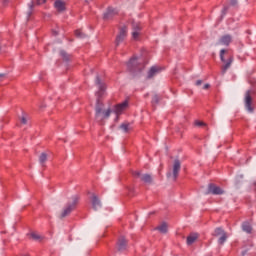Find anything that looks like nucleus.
I'll return each mask as SVG.
<instances>
[{
  "mask_svg": "<svg viewBox=\"0 0 256 256\" xmlns=\"http://www.w3.org/2000/svg\"><path fill=\"white\" fill-rule=\"evenodd\" d=\"M132 37H133V39H139V32L133 30Z\"/></svg>",
  "mask_w": 256,
  "mask_h": 256,
  "instance_id": "33",
  "label": "nucleus"
},
{
  "mask_svg": "<svg viewBox=\"0 0 256 256\" xmlns=\"http://www.w3.org/2000/svg\"><path fill=\"white\" fill-rule=\"evenodd\" d=\"M210 87H211V85L205 84V85L203 86V89H209Z\"/></svg>",
  "mask_w": 256,
  "mask_h": 256,
  "instance_id": "39",
  "label": "nucleus"
},
{
  "mask_svg": "<svg viewBox=\"0 0 256 256\" xmlns=\"http://www.w3.org/2000/svg\"><path fill=\"white\" fill-rule=\"evenodd\" d=\"M238 3V0H230L231 7H237Z\"/></svg>",
  "mask_w": 256,
  "mask_h": 256,
  "instance_id": "32",
  "label": "nucleus"
},
{
  "mask_svg": "<svg viewBox=\"0 0 256 256\" xmlns=\"http://www.w3.org/2000/svg\"><path fill=\"white\" fill-rule=\"evenodd\" d=\"M44 3H47V0H31V2L28 3L29 10L27 12V19H31L35 5H44Z\"/></svg>",
  "mask_w": 256,
  "mask_h": 256,
  "instance_id": "11",
  "label": "nucleus"
},
{
  "mask_svg": "<svg viewBox=\"0 0 256 256\" xmlns=\"http://www.w3.org/2000/svg\"><path fill=\"white\" fill-rule=\"evenodd\" d=\"M244 105L248 113H253V111H255V108H253V97H251V90H248L245 93Z\"/></svg>",
  "mask_w": 256,
  "mask_h": 256,
  "instance_id": "6",
  "label": "nucleus"
},
{
  "mask_svg": "<svg viewBox=\"0 0 256 256\" xmlns=\"http://www.w3.org/2000/svg\"><path fill=\"white\" fill-rule=\"evenodd\" d=\"M226 232L223 230L221 227L215 228L213 236L214 237H219L220 235H224Z\"/></svg>",
  "mask_w": 256,
  "mask_h": 256,
  "instance_id": "22",
  "label": "nucleus"
},
{
  "mask_svg": "<svg viewBox=\"0 0 256 256\" xmlns=\"http://www.w3.org/2000/svg\"><path fill=\"white\" fill-rule=\"evenodd\" d=\"M75 35H76V37H79L80 39H85V37H87V35H85L83 32H81V30H76Z\"/></svg>",
  "mask_w": 256,
  "mask_h": 256,
  "instance_id": "26",
  "label": "nucleus"
},
{
  "mask_svg": "<svg viewBox=\"0 0 256 256\" xmlns=\"http://www.w3.org/2000/svg\"><path fill=\"white\" fill-rule=\"evenodd\" d=\"M127 26H122L119 28V33L116 36L115 39V46L119 47L120 43H123V41H125V39L127 38Z\"/></svg>",
  "mask_w": 256,
  "mask_h": 256,
  "instance_id": "7",
  "label": "nucleus"
},
{
  "mask_svg": "<svg viewBox=\"0 0 256 256\" xmlns=\"http://www.w3.org/2000/svg\"><path fill=\"white\" fill-rule=\"evenodd\" d=\"M127 69L133 75H137V73H141V71H143V67L139 66V63L137 62V57H133L128 61Z\"/></svg>",
  "mask_w": 256,
  "mask_h": 256,
  "instance_id": "2",
  "label": "nucleus"
},
{
  "mask_svg": "<svg viewBox=\"0 0 256 256\" xmlns=\"http://www.w3.org/2000/svg\"><path fill=\"white\" fill-rule=\"evenodd\" d=\"M7 3H9V0H2V5H4V7L7 5Z\"/></svg>",
  "mask_w": 256,
  "mask_h": 256,
  "instance_id": "38",
  "label": "nucleus"
},
{
  "mask_svg": "<svg viewBox=\"0 0 256 256\" xmlns=\"http://www.w3.org/2000/svg\"><path fill=\"white\" fill-rule=\"evenodd\" d=\"M249 252V250L248 249H244V250H242V252H241V256H245V255H247V253Z\"/></svg>",
  "mask_w": 256,
  "mask_h": 256,
  "instance_id": "35",
  "label": "nucleus"
},
{
  "mask_svg": "<svg viewBox=\"0 0 256 256\" xmlns=\"http://www.w3.org/2000/svg\"><path fill=\"white\" fill-rule=\"evenodd\" d=\"M132 175L133 177L140 178L143 183H153V177L151 176V174H141V171H134Z\"/></svg>",
  "mask_w": 256,
  "mask_h": 256,
  "instance_id": "10",
  "label": "nucleus"
},
{
  "mask_svg": "<svg viewBox=\"0 0 256 256\" xmlns=\"http://www.w3.org/2000/svg\"><path fill=\"white\" fill-rule=\"evenodd\" d=\"M225 241H227V233H224L220 236V238L218 239V243L219 245H224Z\"/></svg>",
  "mask_w": 256,
  "mask_h": 256,
  "instance_id": "24",
  "label": "nucleus"
},
{
  "mask_svg": "<svg viewBox=\"0 0 256 256\" xmlns=\"http://www.w3.org/2000/svg\"><path fill=\"white\" fill-rule=\"evenodd\" d=\"M242 231H244V233H247L248 235H251L253 233V227L251 226V223H249L248 221L243 222Z\"/></svg>",
  "mask_w": 256,
  "mask_h": 256,
  "instance_id": "17",
  "label": "nucleus"
},
{
  "mask_svg": "<svg viewBox=\"0 0 256 256\" xmlns=\"http://www.w3.org/2000/svg\"><path fill=\"white\" fill-rule=\"evenodd\" d=\"M115 15H119V10H117V8H113L112 6H109L103 14V20L111 21V19H113Z\"/></svg>",
  "mask_w": 256,
  "mask_h": 256,
  "instance_id": "8",
  "label": "nucleus"
},
{
  "mask_svg": "<svg viewBox=\"0 0 256 256\" xmlns=\"http://www.w3.org/2000/svg\"><path fill=\"white\" fill-rule=\"evenodd\" d=\"M120 129H123L124 133H128L129 132V124H127V123L121 124Z\"/></svg>",
  "mask_w": 256,
  "mask_h": 256,
  "instance_id": "28",
  "label": "nucleus"
},
{
  "mask_svg": "<svg viewBox=\"0 0 256 256\" xmlns=\"http://www.w3.org/2000/svg\"><path fill=\"white\" fill-rule=\"evenodd\" d=\"M179 171H181V161L179 159H175L172 170L174 181H177V177H179Z\"/></svg>",
  "mask_w": 256,
  "mask_h": 256,
  "instance_id": "12",
  "label": "nucleus"
},
{
  "mask_svg": "<svg viewBox=\"0 0 256 256\" xmlns=\"http://www.w3.org/2000/svg\"><path fill=\"white\" fill-rule=\"evenodd\" d=\"M167 177H171V172H168V173H167Z\"/></svg>",
  "mask_w": 256,
  "mask_h": 256,
  "instance_id": "41",
  "label": "nucleus"
},
{
  "mask_svg": "<svg viewBox=\"0 0 256 256\" xmlns=\"http://www.w3.org/2000/svg\"><path fill=\"white\" fill-rule=\"evenodd\" d=\"M161 69H159L157 66H152L150 70L147 73V79H153L157 73H159Z\"/></svg>",
  "mask_w": 256,
  "mask_h": 256,
  "instance_id": "18",
  "label": "nucleus"
},
{
  "mask_svg": "<svg viewBox=\"0 0 256 256\" xmlns=\"http://www.w3.org/2000/svg\"><path fill=\"white\" fill-rule=\"evenodd\" d=\"M7 74L5 73H0V77H5Z\"/></svg>",
  "mask_w": 256,
  "mask_h": 256,
  "instance_id": "40",
  "label": "nucleus"
},
{
  "mask_svg": "<svg viewBox=\"0 0 256 256\" xmlns=\"http://www.w3.org/2000/svg\"><path fill=\"white\" fill-rule=\"evenodd\" d=\"M227 11H229V6H224L223 9H222V14H221V17H224L227 15Z\"/></svg>",
  "mask_w": 256,
  "mask_h": 256,
  "instance_id": "30",
  "label": "nucleus"
},
{
  "mask_svg": "<svg viewBox=\"0 0 256 256\" xmlns=\"http://www.w3.org/2000/svg\"><path fill=\"white\" fill-rule=\"evenodd\" d=\"M60 56L62 57L63 61L69 63V59H71V56L65 50H60Z\"/></svg>",
  "mask_w": 256,
  "mask_h": 256,
  "instance_id": "20",
  "label": "nucleus"
},
{
  "mask_svg": "<svg viewBox=\"0 0 256 256\" xmlns=\"http://www.w3.org/2000/svg\"><path fill=\"white\" fill-rule=\"evenodd\" d=\"M52 35H54V37H57V35H59V32H57L56 30H52Z\"/></svg>",
  "mask_w": 256,
  "mask_h": 256,
  "instance_id": "37",
  "label": "nucleus"
},
{
  "mask_svg": "<svg viewBox=\"0 0 256 256\" xmlns=\"http://www.w3.org/2000/svg\"><path fill=\"white\" fill-rule=\"evenodd\" d=\"M92 207L94 211H98L99 209H101L102 204L98 195H95V194L92 195Z\"/></svg>",
  "mask_w": 256,
  "mask_h": 256,
  "instance_id": "13",
  "label": "nucleus"
},
{
  "mask_svg": "<svg viewBox=\"0 0 256 256\" xmlns=\"http://www.w3.org/2000/svg\"><path fill=\"white\" fill-rule=\"evenodd\" d=\"M95 85H97L98 87V91L96 92L98 98L95 106V117L96 119H99L102 113L101 121H103V119H109V117H111V113H113V110L111 108H108L107 110L103 111V103H101L100 99L101 97H103V93H105V83L101 81L99 75L96 76Z\"/></svg>",
  "mask_w": 256,
  "mask_h": 256,
  "instance_id": "1",
  "label": "nucleus"
},
{
  "mask_svg": "<svg viewBox=\"0 0 256 256\" xmlns=\"http://www.w3.org/2000/svg\"><path fill=\"white\" fill-rule=\"evenodd\" d=\"M199 238V234L197 233H191L188 237H187V245H193L195 243V241H197V239Z\"/></svg>",
  "mask_w": 256,
  "mask_h": 256,
  "instance_id": "19",
  "label": "nucleus"
},
{
  "mask_svg": "<svg viewBox=\"0 0 256 256\" xmlns=\"http://www.w3.org/2000/svg\"><path fill=\"white\" fill-rule=\"evenodd\" d=\"M202 84H203V80H197L195 83V85H197V87H199Z\"/></svg>",
  "mask_w": 256,
  "mask_h": 256,
  "instance_id": "36",
  "label": "nucleus"
},
{
  "mask_svg": "<svg viewBox=\"0 0 256 256\" xmlns=\"http://www.w3.org/2000/svg\"><path fill=\"white\" fill-rule=\"evenodd\" d=\"M231 41H233V38L231 37V35L226 34L220 38L219 43L221 45H226V47H229V45L231 44Z\"/></svg>",
  "mask_w": 256,
  "mask_h": 256,
  "instance_id": "16",
  "label": "nucleus"
},
{
  "mask_svg": "<svg viewBox=\"0 0 256 256\" xmlns=\"http://www.w3.org/2000/svg\"><path fill=\"white\" fill-rule=\"evenodd\" d=\"M127 107H129V101L125 100L119 104H116L114 106V109L112 110L113 113L116 115V121L119 119V115H123V111L127 110Z\"/></svg>",
  "mask_w": 256,
  "mask_h": 256,
  "instance_id": "5",
  "label": "nucleus"
},
{
  "mask_svg": "<svg viewBox=\"0 0 256 256\" xmlns=\"http://www.w3.org/2000/svg\"><path fill=\"white\" fill-rule=\"evenodd\" d=\"M46 161H47V153L43 152V153H41L40 156H39V163H40V165H42V167H43V165H45V162H46Z\"/></svg>",
  "mask_w": 256,
  "mask_h": 256,
  "instance_id": "23",
  "label": "nucleus"
},
{
  "mask_svg": "<svg viewBox=\"0 0 256 256\" xmlns=\"http://www.w3.org/2000/svg\"><path fill=\"white\" fill-rule=\"evenodd\" d=\"M21 123L22 125H27V118H25V116L21 118Z\"/></svg>",
  "mask_w": 256,
  "mask_h": 256,
  "instance_id": "34",
  "label": "nucleus"
},
{
  "mask_svg": "<svg viewBox=\"0 0 256 256\" xmlns=\"http://www.w3.org/2000/svg\"><path fill=\"white\" fill-rule=\"evenodd\" d=\"M159 101H160L159 95L155 94L152 98V105H159Z\"/></svg>",
  "mask_w": 256,
  "mask_h": 256,
  "instance_id": "27",
  "label": "nucleus"
},
{
  "mask_svg": "<svg viewBox=\"0 0 256 256\" xmlns=\"http://www.w3.org/2000/svg\"><path fill=\"white\" fill-rule=\"evenodd\" d=\"M54 7L58 11V13H63V11H66L67 7L65 6V2L62 0H56L54 2Z\"/></svg>",
  "mask_w": 256,
  "mask_h": 256,
  "instance_id": "15",
  "label": "nucleus"
},
{
  "mask_svg": "<svg viewBox=\"0 0 256 256\" xmlns=\"http://www.w3.org/2000/svg\"><path fill=\"white\" fill-rule=\"evenodd\" d=\"M196 127H207V124L205 122H201L199 120L195 121Z\"/></svg>",
  "mask_w": 256,
  "mask_h": 256,
  "instance_id": "29",
  "label": "nucleus"
},
{
  "mask_svg": "<svg viewBox=\"0 0 256 256\" xmlns=\"http://www.w3.org/2000/svg\"><path fill=\"white\" fill-rule=\"evenodd\" d=\"M132 29H133V31H136V32L140 33L141 32V24L132 23Z\"/></svg>",
  "mask_w": 256,
  "mask_h": 256,
  "instance_id": "25",
  "label": "nucleus"
},
{
  "mask_svg": "<svg viewBox=\"0 0 256 256\" xmlns=\"http://www.w3.org/2000/svg\"><path fill=\"white\" fill-rule=\"evenodd\" d=\"M224 193L225 191L221 187L213 183L208 184V190L206 192V195H223Z\"/></svg>",
  "mask_w": 256,
  "mask_h": 256,
  "instance_id": "9",
  "label": "nucleus"
},
{
  "mask_svg": "<svg viewBox=\"0 0 256 256\" xmlns=\"http://www.w3.org/2000/svg\"><path fill=\"white\" fill-rule=\"evenodd\" d=\"M31 238L34 239L35 241H38V239H41V236L35 234V233H31L30 234Z\"/></svg>",
  "mask_w": 256,
  "mask_h": 256,
  "instance_id": "31",
  "label": "nucleus"
},
{
  "mask_svg": "<svg viewBox=\"0 0 256 256\" xmlns=\"http://www.w3.org/2000/svg\"><path fill=\"white\" fill-rule=\"evenodd\" d=\"M77 203H79V196H72V203H68L61 214L62 219L67 217V215H71V212L77 207Z\"/></svg>",
  "mask_w": 256,
  "mask_h": 256,
  "instance_id": "3",
  "label": "nucleus"
},
{
  "mask_svg": "<svg viewBox=\"0 0 256 256\" xmlns=\"http://www.w3.org/2000/svg\"><path fill=\"white\" fill-rule=\"evenodd\" d=\"M226 53H227V50L225 49L220 50V61H222V63H225L222 67L223 75L227 73V69H229L231 67V63H233V56H230L227 60H225Z\"/></svg>",
  "mask_w": 256,
  "mask_h": 256,
  "instance_id": "4",
  "label": "nucleus"
},
{
  "mask_svg": "<svg viewBox=\"0 0 256 256\" xmlns=\"http://www.w3.org/2000/svg\"><path fill=\"white\" fill-rule=\"evenodd\" d=\"M157 231H160L161 233L165 234L168 231L167 223L163 222L160 226L156 228Z\"/></svg>",
  "mask_w": 256,
  "mask_h": 256,
  "instance_id": "21",
  "label": "nucleus"
},
{
  "mask_svg": "<svg viewBox=\"0 0 256 256\" xmlns=\"http://www.w3.org/2000/svg\"><path fill=\"white\" fill-rule=\"evenodd\" d=\"M117 249H118V251H120V252H123V251H125V249H127V239H125L124 236H121V237L118 239V242H117Z\"/></svg>",
  "mask_w": 256,
  "mask_h": 256,
  "instance_id": "14",
  "label": "nucleus"
}]
</instances>
